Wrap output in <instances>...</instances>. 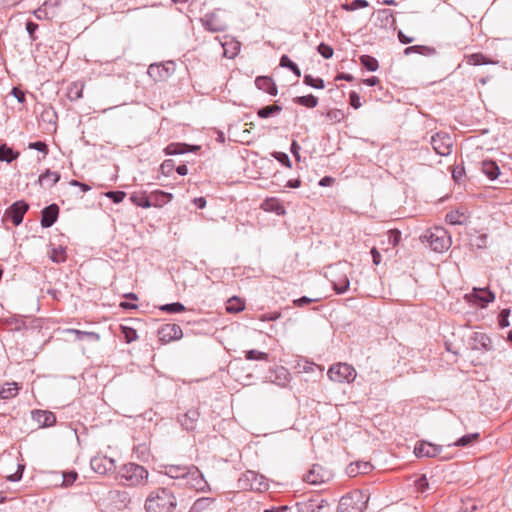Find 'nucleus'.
I'll return each instance as SVG.
<instances>
[{
    "label": "nucleus",
    "instance_id": "55",
    "mask_svg": "<svg viewBox=\"0 0 512 512\" xmlns=\"http://www.w3.org/2000/svg\"><path fill=\"white\" fill-rule=\"evenodd\" d=\"M400 239H401V232L399 230L392 229L389 231V243L393 247H396L399 244Z\"/></svg>",
    "mask_w": 512,
    "mask_h": 512
},
{
    "label": "nucleus",
    "instance_id": "22",
    "mask_svg": "<svg viewBox=\"0 0 512 512\" xmlns=\"http://www.w3.org/2000/svg\"><path fill=\"white\" fill-rule=\"evenodd\" d=\"M255 85L259 90H262L273 96L277 95V87L271 77L258 76L255 79Z\"/></svg>",
    "mask_w": 512,
    "mask_h": 512
},
{
    "label": "nucleus",
    "instance_id": "29",
    "mask_svg": "<svg viewBox=\"0 0 512 512\" xmlns=\"http://www.w3.org/2000/svg\"><path fill=\"white\" fill-rule=\"evenodd\" d=\"M298 512H318L321 505L316 499H307L296 504Z\"/></svg>",
    "mask_w": 512,
    "mask_h": 512
},
{
    "label": "nucleus",
    "instance_id": "58",
    "mask_svg": "<svg viewBox=\"0 0 512 512\" xmlns=\"http://www.w3.org/2000/svg\"><path fill=\"white\" fill-rule=\"evenodd\" d=\"M349 101H350V105L354 108V109H358L361 107V101H360V96L357 92L355 91H352L350 92L349 94Z\"/></svg>",
    "mask_w": 512,
    "mask_h": 512
},
{
    "label": "nucleus",
    "instance_id": "25",
    "mask_svg": "<svg viewBox=\"0 0 512 512\" xmlns=\"http://www.w3.org/2000/svg\"><path fill=\"white\" fill-rule=\"evenodd\" d=\"M481 171L490 180H495L499 176V174H500L499 166L493 160H484V161H482L481 162Z\"/></svg>",
    "mask_w": 512,
    "mask_h": 512
},
{
    "label": "nucleus",
    "instance_id": "54",
    "mask_svg": "<svg viewBox=\"0 0 512 512\" xmlns=\"http://www.w3.org/2000/svg\"><path fill=\"white\" fill-rule=\"evenodd\" d=\"M464 176H465L464 167H462V166L454 167V169L452 171V177L456 183L460 184L462 182Z\"/></svg>",
    "mask_w": 512,
    "mask_h": 512
},
{
    "label": "nucleus",
    "instance_id": "16",
    "mask_svg": "<svg viewBox=\"0 0 512 512\" xmlns=\"http://www.w3.org/2000/svg\"><path fill=\"white\" fill-rule=\"evenodd\" d=\"M32 419L38 423L39 427H51L56 423V416L53 412L47 410H33Z\"/></svg>",
    "mask_w": 512,
    "mask_h": 512
},
{
    "label": "nucleus",
    "instance_id": "61",
    "mask_svg": "<svg viewBox=\"0 0 512 512\" xmlns=\"http://www.w3.org/2000/svg\"><path fill=\"white\" fill-rule=\"evenodd\" d=\"M318 300H319V298L301 297L299 299H295L293 301V304L296 305V306L301 307L303 305H308V304H310L312 302H316Z\"/></svg>",
    "mask_w": 512,
    "mask_h": 512
},
{
    "label": "nucleus",
    "instance_id": "33",
    "mask_svg": "<svg viewBox=\"0 0 512 512\" xmlns=\"http://www.w3.org/2000/svg\"><path fill=\"white\" fill-rule=\"evenodd\" d=\"M412 53H418L424 56H432L436 54V49L430 46L414 45L405 48L404 54L410 55Z\"/></svg>",
    "mask_w": 512,
    "mask_h": 512
},
{
    "label": "nucleus",
    "instance_id": "57",
    "mask_svg": "<svg viewBox=\"0 0 512 512\" xmlns=\"http://www.w3.org/2000/svg\"><path fill=\"white\" fill-rule=\"evenodd\" d=\"M28 148L40 151L44 154H46L48 152V146L43 141H36V142L29 143Z\"/></svg>",
    "mask_w": 512,
    "mask_h": 512
},
{
    "label": "nucleus",
    "instance_id": "42",
    "mask_svg": "<svg viewBox=\"0 0 512 512\" xmlns=\"http://www.w3.org/2000/svg\"><path fill=\"white\" fill-rule=\"evenodd\" d=\"M415 487L418 493H426L432 489L429 479L422 475L415 481Z\"/></svg>",
    "mask_w": 512,
    "mask_h": 512
},
{
    "label": "nucleus",
    "instance_id": "2",
    "mask_svg": "<svg viewBox=\"0 0 512 512\" xmlns=\"http://www.w3.org/2000/svg\"><path fill=\"white\" fill-rule=\"evenodd\" d=\"M176 507V496L167 487H158L151 490L144 503L146 512H172Z\"/></svg>",
    "mask_w": 512,
    "mask_h": 512
},
{
    "label": "nucleus",
    "instance_id": "36",
    "mask_svg": "<svg viewBox=\"0 0 512 512\" xmlns=\"http://www.w3.org/2000/svg\"><path fill=\"white\" fill-rule=\"evenodd\" d=\"M20 153L14 151L12 148L8 147L6 144L0 145V161H4L7 163H11L15 159L19 157Z\"/></svg>",
    "mask_w": 512,
    "mask_h": 512
},
{
    "label": "nucleus",
    "instance_id": "27",
    "mask_svg": "<svg viewBox=\"0 0 512 512\" xmlns=\"http://www.w3.org/2000/svg\"><path fill=\"white\" fill-rule=\"evenodd\" d=\"M215 503V498L201 497L198 498L190 507L188 512H204L212 507Z\"/></svg>",
    "mask_w": 512,
    "mask_h": 512
},
{
    "label": "nucleus",
    "instance_id": "28",
    "mask_svg": "<svg viewBox=\"0 0 512 512\" xmlns=\"http://www.w3.org/2000/svg\"><path fill=\"white\" fill-rule=\"evenodd\" d=\"M261 207L265 211L275 212L277 215L285 214V208L277 198L266 199Z\"/></svg>",
    "mask_w": 512,
    "mask_h": 512
},
{
    "label": "nucleus",
    "instance_id": "44",
    "mask_svg": "<svg viewBox=\"0 0 512 512\" xmlns=\"http://www.w3.org/2000/svg\"><path fill=\"white\" fill-rule=\"evenodd\" d=\"M245 358L247 360L253 361H268L269 355L265 352H261L255 349L245 351Z\"/></svg>",
    "mask_w": 512,
    "mask_h": 512
},
{
    "label": "nucleus",
    "instance_id": "48",
    "mask_svg": "<svg viewBox=\"0 0 512 512\" xmlns=\"http://www.w3.org/2000/svg\"><path fill=\"white\" fill-rule=\"evenodd\" d=\"M478 439H479L478 433L468 434V435L461 437L456 442H454L453 446L464 447V446L471 444L472 442L477 441Z\"/></svg>",
    "mask_w": 512,
    "mask_h": 512
},
{
    "label": "nucleus",
    "instance_id": "8",
    "mask_svg": "<svg viewBox=\"0 0 512 512\" xmlns=\"http://www.w3.org/2000/svg\"><path fill=\"white\" fill-rule=\"evenodd\" d=\"M424 237L429 243L430 247L437 252H442L448 249L450 245V238L447 232L442 227H435L427 230Z\"/></svg>",
    "mask_w": 512,
    "mask_h": 512
},
{
    "label": "nucleus",
    "instance_id": "46",
    "mask_svg": "<svg viewBox=\"0 0 512 512\" xmlns=\"http://www.w3.org/2000/svg\"><path fill=\"white\" fill-rule=\"evenodd\" d=\"M369 5L367 0H353L351 3H345L342 8L346 11H355L366 8Z\"/></svg>",
    "mask_w": 512,
    "mask_h": 512
},
{
    "label": "nucleus",
    "instance_id": "17",
    "mask_svg": "<svg viewBox=\"0 0 512 512\" xmlns=\"http://www.w3.org/2000/svg\"><path fill=\"white\" fill-rule=\"evenodd\" d=\"M59 207L57 204H51L45 207L41 212V226L43 228L51 227L58 219Z\"/></svg>",
    "mask_w": 512,
    "mask_h": 512
},
{
    "label": "nucleus",
    "instance_id": "51",
    "mask_svg": "<svg viewBox=\"0 0 512 512\" xmlns=\"http://www.w3.org/2000/svg\"><path fill=\"white\" fill-rule=\"evenodd\" d=\"M468 63L471 65H483L489 62L483 54L475 53L469 56Z\"/></svg>",
    "mask_w": 512,
    "mask_h": 512
},
{
    "label": "nucleus",
    "instance_id": "30",
    "mask_svg": "<svg viewBox=\"0 0 512 512\" xmlns=\"http://www.w3.org/2000/svg\"><path fill=\"white\" fill-rule=\"evenodd\" d=\"M270 379L276 385L286 387L288 383V371L284 367H280L276 371L271 372Z\"/></svg>",
    "mask_w": 512,
    "mask_h": 512
},
{
    "label": "nucleus",
    "instance_id": "13",
    "mask_svg": "<svg viewBox=\"0 0 512 512\" xmlns=\"http://www.w3.org/2000/svg\"><path fill=\"white\" fill-rule=\"evenodd\" d=\"M200 21L205 30L213 33L224 32L227 29L226 22L215 12L205 14Z\"/></svg>",
    "mask_w": 512,
    "mask_h": 512
},
{
    "label": "nucleus",
    "instance_id": "52",
    "mask_svg": "<svg viewBox=\"0 0 512 512\" xmlns=\"http://www.w3.org/2000/svg\"><path fill=\"white\" fill-rule=\"evenodd\" d=\"M174 169H176V167L172 159L165 160L160 166V170L164 175H170Z\"/></svg>",
    "mask_w": 512,
    "mask_h": 512
},
{
    "label": "nucleus",
    "instance_id": "37",
    "mask_svg": "<svg viewBox=\"0 0 512 512\" xmlns=\"http://www.w3.org/2000/svg\"><path fill=\"white\" fill-rule=\"evenodd\" d=\"M293 102L295 104L307 107V108H314L318 104V98L312 94L305 95V96H297L293 98Z\"/></svg>",
    "mask_w": 512,
    "mask_h": 512
},
{
    "label": "nucleus",
    "instance_id": "53",
    "mask_svg": "<svg viewBox=\"0 0 512 512\" xmlns=\"http://www.w3.org/2000/svg\"><path fill=\"white\" fill-rule=\"evenodd\" d=\"M38 24L33 22V21H27L26 23V31L29 35V38L31 41H35L37 39V36L35 35L37 29H38Z\"/></svg>",
    "mask_w": 512,
    "mask_h": 512
},
{
    "label": "nucleus",
    "instance_id": "47",
    "mask_svg": "<svg viewBox=\"0 0 512 512\" xmlns=\"http://www.w3.org/2000/svg\"><path fill=\"white\" fill-rule=\"evenodd\" d=\"M326 117L332 123H339L345 118V113L340 109H330L327 111Z\"/></svg>",
    "mask_w": 512,
    "mask_h": 512
},
{
    "label": "nucleus",
    "instance_id": "59",
    "mask_svg": "<svg viewBox=\"0 0 512 512\" xmlns=\"http://www.w3.org/2000/svg\"><path fill=\"white\" fill-rule=\"evenodd\" d=\"M271 156L278 160L283 166L288 167V154L274 151L271 153Z\"/></svg>",
    "mask_w": 512,
    "mask_h": 512
},
{
    "label": "nucleus",
    "instance_id": "10",
    "mask_svg": "<svg viewBox=\"0 0 512 512\" xmlns=\"http://www.w3.org/2000/svg\"><path fill=\"white\" fill-rule=\"evenodd\" d=\"M431 145L434 151L441 156H448L452 152V138L446 132H437L431 137Z\"/></svg>",
    "mask_w": 512,
    "mask_h": 512
},
{
    "label": "nucleus",
    "instance_id": "7",
    "mask_svg": "<svg viewBox=\"0 0 512 512\" xmlns=\"http://www.w3.org/2000/svg\"><path fill=\"white\" fill-rule=\"evenodd\" d=\"M327 375L333 382L351 383L355 380L357 374L353 366L347 363H337L329 368Z\"/></svg>",
    "mask_w": 512,
    "mask_h": 512
},
{
    "label": "nucleus",
    "instance_id": "40",
    "mask_svg": "<svg viewBox=\"0 0 512 512\" xmlns=\"http://www.w3.org/2000/svg\"><path fill=\"white\" fill-rule=\"evenodd\" d=\"M83 84L72 83L68 87L67 96L71 101H77L82 98Z\"/></svg>",
    "mask_w": 512,
    "mask_h": 512
},
{
    "label": "nucleus",
    "instance_id": "26",
    "mask_svg": "<svg viewBox=\"0 0 512 512\" xmlns=\"http://www.w3.org/2000/svg\"><path fill=\"white\" fill-rule=\"evenodd\" d=\"M332 283H333L334 290L338 294H342L348 290L350 281H349L347 274L338 273V275L333 276Z\"/></svg>",
    "mask_w": 512,
    "mask_h": 512
},
{
    "label": "nucleus",
    "instance_id": "18",
    "mask_svg": "<svg viewBox=\"0 0 512 512\" xmlns=\"http://www.w3.org/2000/svg\"><path fill=\"white\" fill-rule=\"evenodd\" d=\"M200 414L196 409H190L178 416V422L187 431L195 429Z\"/></svg>",
    "mask_w": 512,
    "mask_h": 512
},
{
    "label": "nucleus",
    "instance_id": "39",
    "mask_svg": "<svg viewBox=\"0 0 512 512\" xmlns=\"http://www.w3.org/2000/svg\"><path fill=\"white\" fill-rule=\"evenodd\" d=\"M245 308L244 303L236 296L231 297L226 306V310L229 313H238L243 311Z\"/></svg>",
    "mask_w": 512,
    "mask_h": 512
},
{
    "label": "nucleus",
    "instance_id": "11",
    "mask_svg": "<svg viewBox=\"0 0 512 512\" xmlns=\"http://www.w3.org/2000/svg\"><path fill=\"white\" fill-rule=\"evenodd\" d=\"M90 466L92 470L99 475H107L116 469V462L114 459L106 455L98 454L91 458Z\"/></svg>",
    "mask_w": 512,
    "mask_h": 512
},
{
    "label": "nucleus",
    "instance_id": "41",
    "mask_svg": "<svg viewBox=\"0 0 512 512\" xmlns=\"http://www.w3.org/2000/svg\"><path fill=\"white\" fill-rule=\"evenodd\" d=\"M281 109L282 108L277 104L268 105V106H264V107L260 108L258 110L257 114L260 118H268V117L274 116L277 113H279L281 111Z\"/></svg>",
    "mask_w": 512,
    "mask_h": 512
},
{
    "label": "nucleus",
    "instance_id": "14",
    "mask_svg": "<svg viewBox=\"0 0 512 512\" xmlns=\"http://www.w3.org/2000/svg\"><path fill=\"white\" fill-rule=\"evenodd\" d=\"M465 299L470 303L485 307L495 300V295L487 289L474 288L471 293L465 295Z\"/></svg>",
    "mask_w": 512,
    "mask_h": 512
},
{
    "label": "nucleus",
    "instance_id": "63",
    "mask_svg": "<svg viewBox=\"0 0 512 512\" xmlns=\"http://www.w3.org/2000/svg\"><path fill=\"white\" fill-rule=\"evenodd\" d=\"M11 94L18 100V102L23 103L25 101V93L17 87H13Z\"/></svg>",
    "mask_w": 512,
    "mask_h": 512
},
{
    "label": "nucleus",
    "instance_id": "5",
    "mask_svg": "<svg viewBox=\"0 0 512 512\" xmlns=\"http://www.w3.org/2000/svg\"><path fill=\"white\" fill-rule=\"evenodd\" d=\"M173 194H130L129 200L140 207H162L170 202Z\"/></svg>",
    "mask_w": 512,
    "mask_h": 512
},
{
    "label": "nucleus",
    "instance_id": "4",
    "mask_svg": "<svg viewBox=\"0 0 512 512\" xmlns=\"http://www.w3.org/2000/svg\"><path fill=\"white\" fill-rule=\"evenodd\" d=\"M267 487L264 476L252 470H247L238 479V488L242 490L262 492Z\"/></svg>",
    "mask_w": 512,
    "mask_h": 512
},
{
    "label": "nucleus",
    "instance_id": "21",
    "mask_svg": "<svg viewBox=\"0 0 512 512\" xmlns=\"http://www.w3.org/2000/svg\"><path fill=\"white\" fill-rule=\"evenodd\" d=\"M60 180V175L57 172L47 170L41 174L38 178L40 188L44 190H50Z\"/></svg>",
    "mask_w": 512,
    "mask_h": 512
},
{
    "label": "nucleus",
    "instance_id": "6",
    "mask_svg": "<svg viewBox=\"0 0 512 512\" xmlns=\"http://www.w3.org/2000/svg\"><path fill=\"white\" fill-rule=\"evenodd\" d=\"M414 453L417 457L440 458L449 460L453 458L452 454L444 453V447L427 441H420L415 445Z\"/></svg>",
    "mask_w": 512,
    "mask_h": 512
},
{
    "label": "nucleus",
    "instance_id": "35",
    "mask_svg": "<svg viewBox=\"0 0 512 512\" xmlns=\"http://www.w3.org/2000/svg\"><path fill=\"white\" fill-rule=\"evenodd\" d=\"M19 387L17 383H6L0 387V398L11 399L17 396Z\"/></svg>",
    "mask_w": 512,
    "mask_h": 512
},
{
    "label": "nucleus",
    "instance_id": "49",
    "mask_svg": "<svg viewBox=\"0 0 512 512\" xmlns=\"http://www.w3.org/2000/svg\"><path fill=\"white\" fill-rule=\"evenodd\" d=\"M78 479V474L76 471H67L63 473V482L62 486L70 487L75 481Z\"/></svg>",
    "mask_w": 512,
    "mask_h": 512
},
{
    "label": "nucleus",
    "instance_id": "34",
    "mask_svg": "<svg viewBox=\"0 0 512 512\" xmlns=\"http://www.w3.org/2000/svg\"><path fill=\"white\" fill-rule=\"evenodd\" d=\"M445 219L449 224L462 225V224L466 223V221L468 220V216L466 215L465 212L456 210V211H450L449 213H447Z\"/></svg>",
    "mask_w": 512,
    "mask_h": 512
},
{
    "label": "nucleus",
    "instance_id": "31",
    "mask_svg": "<svg viewBox=\"0 0 512 512\" xmlns=\"http://www.w3.org/2000/svg\"><path fill=\"white\" fill-rule=\"evenodd\" d=\"M67 332L73 334L75 336V339L78 341L87 339L92 342H97L100 340L99 334L96 332H92V331H81L78 329H68Z\"/></svg>",
    "mask_w": 512,
    "mask_h": 512
},
{
    "label": "nucleus",
    "instance_id": "3",
    "mask_svg": "<svg viewBox=\"0 0 512 512\" xmlns=\"http://www.w3.org/2000/svg\"><path fill=\"white\" fill-rule=\"evenodd\" d=\"M148 477L149 472L144 466L130 462L119 468L115 478L123 486L139 487L147 484Z\"/></svg>",
    "mask_w": 512,
    "mask_h": 512
},
{
    "label": "nucleus",
    "instance_id": "24",
    "mask_svg": "<svg viewBox=\"0 0 512 512\" xmlns=\"http://www.w3.org/2000/svg\"><path fill=\"white\" fill-rule=\"evenodd\" d=\"M48 256L54 263H64L67 259L66 248L62 245L55 246L51 244L48 251Z\"/></svg>",
    "mask_w": 512,
    "mask_h": 512
},
{
    "label": "nucleus",
    "instance_id": "15",
    "mask_svg": "<svg viewBox=\"0 0 512 512\" xmlns=\"http://www.w3.org/2000/svg\"><path fill=\"white\" fill-rule=\"evenodd\" d=\"M183 336L182 329L177 324H165L159 330V338L162 342L167 343L178 340Z\"/></svg>",
    "mask_w": 512,
    "mask_h": 512
},
{
    "label": "nucleus",
    "instance_id": "20",
    "mask_svg": "<svg viewBox=\"0 0 512 512\" xmlns=\"http://www.w3.org/2000/svg\"><path fill=\"white\" fill-rule=\"evenodd\" d=\"M59 4V0H47L45 1L41 7L36 9L33 14L39 19H52L55 17V11H50V6H57Z\"/></svg>",
    "mask_w": 512,
    "mask_h": 512
},
{
    "label": "nucleus",
    "instance_id": "50",
    "mask_svg": "<svg viewBox=\"0 0 512 512\" xmlns=\"http://www.w3.org/2000/svg\"><path fill=\"white\" fill-rule=\"evenodd\" d=\"M317 51L325 59H330L334 53L333 48L330 45L323 42L318 45Z\"/></svg>",
    "mask_w": 512,
    "mask_h": 512
},
{
    "label": "nucleus",
    "instance_id": "32",
    "mask_svg": "<svg viewBox=\"0 0 512 512\" xmlns=\"http://www.w3.org/2000/svg\"><path fill=\"white\" fill-rule=\"evenodd\" d=\"M371 468L372 466L368 462H356L348 466L347 472L350 476H356L357 474H367Z\"/></svg>",
    "mask_w": 512,
    "mask_h": 512
},
{
    "label": "nucleus",
    "instance_id": "23",
    "mask_svg": "<svg viewBox=\"0 0 512 512\" xmlns=\"http://www.w3.org/2000/svg\"><path fill=\"white\" fill-rule=\"evenodd\" d=\"M362 498L361 493L357 492L349 496L342 497L340 500V509L342 512H360L362 507L353 508L350 510L349 508L353 506V504L359 502Z\"/></svg>",
    "mask_w": 512,
    "mask_h": 512
},
{
    "label": "nucleus",
    "instance_id": "38",
    "mask_svg": "<svg viewBox=\"0 0 512 512\" xmlns=\"http://www.w3.org/2000/svg\"><path fill=\"white\" fill-rule=\"evenodd\" d=\"M359 61L368 71L375 72L379 68L378 60L370 55L360 56Z\"/></svg>",
    "mask_w": 512,
    "mask_h": 512
},
{
    "label": "nucleus",
    "instance_id": "12",
    "mask_svg": "<svg viewBox=\"0 0 512 512\" xmlns=\"http://www.w3.org/2000/svg\"><path fill=\"white\" fill-rule=\"evenodd\" d=\"M331 477L332 474L330 470L326 469L321 465L315 464L305 474L304 481L309 484L318 485L328 482L331 479Z\"/></svg>",
    "mask_w": 512,
    "mask_h": 512
},
{
    "label": "nucleus",
    "instance_id": "19",
    "mask_svg": "<svg viewBox=\"0 0 512 512\" xmlns=\"http://www.w3.org/2000/svg\"><path fill=\"white\" fill-rule=\"evenodd\" d=\"M199 146H191L187 143H170L164 149L166 155H179L199 150Z\"/></svg>",
    "mask_w": 512,
    "mask_h": 512
},
{
    "label": "nucleus",
    "instance_id": "62",
    "mask_svg": "<svg viewBox=\"0 0 512 512\" xmlns=\"http://www.w3.org/2000/svg\"><path fill=\"white\" fill-rule=\"evenodd\" d=\"M473 245L478 248H485L487 246V235L482 234L474 239Z\"/></svg>",
    "mask_w": 512,
    "mask_h": 512
},
{
    "label": "nucleus",
    "instance_id": "1",
    "mask_svg": "<svg viewBox=\"0 0 512 512\" xmlns=\"http://www.w3.org/2000/svg\"><path fill=\"white\" fill-rule=\"evenodd\" d=\"M163 474L171 479L181 480L182 485L197 492H205L209 484L195 465H163Z\"/></svg>",
    "mask_w": 512,
    "mask_h": 512
},
{
    "label": "nucleus",
    "instance_id": "9",
    "mask_svg": "<svg viewBox=\"0 0 512 512\" xmlns=\"http://www.w3.org/2000/svg\"><path fill=\"white\" fill-rule=\"evenodd\" d=\"M29 206L24 201H16L9 208L6 209L2 221H11L14 226H19L24 218L25 213L28 211Z\"/></svg>",
    "mask_w": 512,
    "mask_h": 512
},
{
    "label": "nucleus",
    "instance_id": "60",
    "mask_svg": "<svg viewBox=\"0 0 512 512\" xmlns=\"http://www.w3.org/2000/svg\"><path fill=\"white\" fill-rule=\"evenodd\" d=\"M23 470H24V466L19 464L18 470L13 474L8 475L7 480L11 481V482H16V481L21 480L22 475H23Z\"/></svg>",
    "mask_w": 512,
    "mask_h": 512
},
{
    "label": "nucleus",
    "instance_id": "43",
    "mask_svg": "<svg viewBox=\"0 0 512 512\" xmlns=\"http://www.w3.org/2000/svg\"><path fill=\"white\" fill-rule=\"evenodd\" d=\"M160 310L169 314L181 313L186 310L185 306L180 302H174L162 305Z\"/></svg>",
    "mask_w": 512,
    "mask_h": 512
},
{
    "label": "nucleus",
    "instance_id": "56",
    "mask_svg": "<svg viewBox=\"0 0 512 512\" xmlns=\"http://www.w3.org/2000/svg\"><path fill=\"white\" fill-rule=\"evenodd\" d=\"M510 316V309H503L499 315V326L501 328L508 327L510 325L508 317Z\"/></svg>",
    "mask_w": 512,
    "mask_h": 512
},
{
    "label": "nucleus",
    "instance_id": "45",
    "mask_svg": "<svg viewBox=\"0 0 512 512\" xmlns=\"http://www.w3.org/2000/svg\"><path fill=\"white\" fill-rule=\"evenodd\" d=\"M304 83L315 89H323L325 87L324 80L322 78H315L310 74H306L304 76Z\"/></svg>",
    "mask_w": 512,
    "mask_h": 512
},
{
    "label": "nucleus",
    "instance_id": "64",
    "mask_svg": "<svg viewBox=\"0 0 512 512\" xmlns=\"http://www.w3.org/2000/svg\"><path fill=\"white\" fill-rule=\"evenodd\" d=\"M300 146L296 141H293L290 145V153L293 154V156L296 158L297 161H300V155H299Z\"/></svg>",
    "mask_w": 512,
    "mask_h": 512
}]
</instances>
